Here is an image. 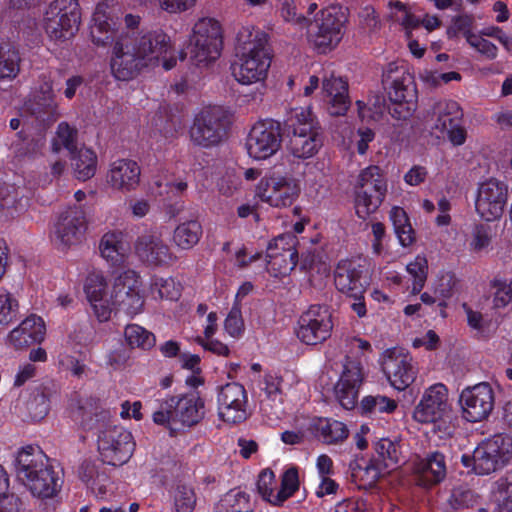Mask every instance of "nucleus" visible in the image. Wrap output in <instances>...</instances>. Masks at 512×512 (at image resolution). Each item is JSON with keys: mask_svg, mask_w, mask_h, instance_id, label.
Segmentation results:
<instances>
[{"mask_svg": "<svg viewBox=\"0 0 512 512\" xmlns=\"http://www.w3.org/2000/svg\"><path fill=\"white\" fill-rule=\"evenodd\" d=\"M435 121L433 129L444 136L445 130H451L457 123H462L463 112L460 105L453 100H442L434 106Z\"/></svg>", "mask_w": 512, "mask_h": 512, "instance_id": "c9c22d12", "label": "nucleus"}, {"mask_svg": "<svg viewBox=\"0 0 512 512\" xmlns=\"http://www.w3.org/2000/svg\"><path fill=\"white\" fill-rule=\"evenodd\" d=\"M257 490L263 500L274 506H279V502L274 500L277 498L278 489L277 480L272 470L265 469L260 473L257 481Z\"/></svg>", "mask_w": 512, "mask_h": 512, "instance_id": "3c124183", "label": "nucleus"}, {"mask_svg": "<svg viewBox=\"0 0 512 512\" xmlns=\"http://www.w3.org/2000/svg\"><path fill=\"white\" fill-rule=\"evenodd\" d=\"M152 294L160 299H176L178 291L175 289V283L171 278H157L152 284Z\"/></svg>", "mask_w": 512, "mask_h": 512, "instance_id": "69168bd1", "label": "nucleus"}, {"mask_svg": "<svg viewBox=\"0 0 512 512\" xmlns=\"http://www.w3.org/2000/svg\"><path fill=\"white\" fill-rule=\"evenodd\" d=\"M451 404L447 387L435 383L424 390L422 397L413 411V419L421 424H434L441 438L450 437L454 427L450 424Z\"/></svg>", "mask_w": 512, "mask_h": 512, "instance_id": "39448f33", "label": "nucleus"}, {"mask_svg": "<svg viewBox=\"0 0 512 512\" xmlns=\"http://www.w3.org/2000/svg\"><path fill=\"white\" fill-rule=\"evenodd\" d=\"M406 269L413 278L412 293H420L425 285L428 274V262L426 257L417 255L412 262L407 264Z\"/></svg>", "mask_w": 512, "mask_h": 512, "instance_id": "603ef678", "label": "nucleus"}, {"mask_svg": "<svg viewBox=\"0 0 512 512\" xmlns=\"http://www.w3.org/2000/svg\"><path fill=\"white\" fill-rule=\"evenodd\" d=\"M46 326L43 319L35 314L26 317L8 335L9 344L15 349H25L44 340Z\"/></svg>", "mask_w": 512, "mask_h": 512, "instance_id": "c756f323", "label": "nucleus"}, {"mask_svg": "<svg viewBox=\"0 0 512 512\" xmlns=\"http://www.w3.org/2000/svg\"><path fill=\"white\" fill-rule=\"evenodd\" d=\"M512 301V280L509 283L499 284L494 298L493 304L496 308H504Z\"/></svg>", "mask_w": 512, "mask_h": 512, "instance_id": "774afa93", "label": "nucleus"}, {"mask_svg": "<svg viewBox=\"0 0 512 512\" xmlns=\"http://www.w3.org/2000/svg\"><path fill=\"white\" fill-rule=\"evenodd\" d=\"M77 131L70 127L68 123L61 122L57 127L56 137L52 142V150L58 153L61 148L67 149L70 154H74L77 150L76 146Z\"/></svg>", "mask_w": 512, "mask_h": 512, "instance_id": "09e8293b", "label": "nucleus"}, {"mask_svg": "<svg viewBox=\"0 0 512 512\" xmlns=\"http://www.w3.org/2000/svg\"><path fill=\"white\" fill-rule=\"evenodd\" d=\"M305 129L299 127L293 132L288 144L292 155L300 159L313 157L323 144L322 131L305 132Z\"/></svg>", "mask_w": 512, "mask_h": 512, "instance_id": "72a5a7b5", "label": "nucleus"}, {"mask_svg": "<svg viewBox=\"0 0 512 512\" xmlns=\"http://www.w3.org/2000/svg\"><path fill=\"white\" fill-rule=\"evenodd\" d=\"M316 432L319 439L328 445L340 444L349 435V430L343 422L328 418L319 420Z\"/></svg>", "mask_w": 512, "mask_h": 512, "instance_id": "a19ab883", "label": "nucleus"}, {"mask_svg": "<svg viewBox=\"0 0 512 512\" xmlns=\"http://www.w3.org/2000/svg\"><path fill=\"white\" fill-rule=\"evenodd\" d=\"M346 15L341 7L330 6L322 9L315 20V30L310 39L319 53H327L335 49L344 35Z\"/></svg>", "mask_w": 512, "mask_h": 512, "instance_id": "9b49d317", "label": "nucleus"}, {"mask_svg": "<svg viewBox=\"0 0 512 512\" xmlns=\"http://www.w3.org/2000/svg\"><path fill=\"white\" fill-rule=\"evenodd\" d=\"M459 403L463 417L469 422L486 419L494 408V391L489 383L482 382L462 390Z\"/></svg>", "mask_w": 512, "mask_h": 512, "instance_id": "6ab92c4d", "label": "nucleus"}, {"mask_svg": "<svg viewBox=\"0 0 512 512\" xmlns=\"http://www.w3.org/2000/svg\"><path fill=\"white\" fill-rule=\"evenodd\" d=\"M14 469L18 481L36 498L50 499L61 490L63 480L59 472L38 446L28 445L19 450Z\"/></svg>", "mask_w": 512, "mask_h": 512, "instance_id": "f03ea898", "label": "nucleus"}, {"mask_svg": "<svg viewBox=\"0 0 512 512\" xmlns=\"http://www.w3.org/2000/svg\"><path fill=\"white\" fill-rule=\"evenodd\" d=\"M414 474L416 484L420 487L429 489L439 484L446 476L445 456L436 451L419 459L414 464Z\"/></svg>", "mask_w": 512, "mask_h": 512, "instance_id": "c85d7f7f", "label": "nucleus"}, {"mask_svg": "<svg viewBox=\"0 0 512 512\" xmlns=\"http://www.w3.org/2000/svg\"><path fill=\"white\" fill-rule=\"evenodd\" d=\"M387 184L377 166L363 169L355 185V210L361 219L374 213L384 200Z\"/></svg>", "mask_w": 512, "mask_h": 512, "instance_id": "0eeeda50", "label": "nucleus"}, {"mask_svg": "<svg viewBox=\"0 0 512 512\" xmlns=\"http://www.w3.org/2000/svg\"><path fill=\"white\" fill-rule=\"evenodd\" d=\"M236 49L239 62L232 67L235 80L243 85L263 82L271 65L267 34L253 26L242 27Z\"/></svg>", "mask_w": 512, "mask_h": 512, "instance_id": "7ed1b4c3", "label": "nucleus"}, {"mask_svg": "<svg viewBox=\"0 0 512 512\" xmlns=\"http://www.w3.org/2000/svg\"><path fill=\"white\" fill-rule=\"evenodd\" d=\"M124 335L128 345L132 348L149 350L155 345L154 334L137 324L127 325Z\"/></svg>", "mask_w": 512, "mask_h": 512, "instance_id": "de8ad7c7", "label": "nucleus"}, {"mask_svg": "<svg viewBox=\"0 0 512 512\" xmlns=\"http://www.w3.org/2000/svg\"><path fill=\"white\" fill-rule=\"evenodd\" d=\"M99 251L101 257L112 266L122 265L129 254V244L124 232L110 230L103 234L99 242Z\"/></svg>", "mask_w": 512, "mask_h": 512, "instance_id": "473e14b6", "label": "nucleus"}, {"mask_svg": "<svg viewBox=\"0 0 512 512\" xmlns=\"http://www.w3.org/2000/svg\"><path fill=\"white\" fill-rule=\"evenodd\" d=\"M170 50V38L161 30L136 38L121 36L113 47L111 71L118 80H130L142 69L157 66Z\"/></svg>", "mask_w": 512, "mask_h": 512, "instance_id": "f257e3e1", "label": "nucleus"}, {"mask_svg": "<svg viewBox=\"0 0 512 512\" xmlns=\"http://www.w3.org/2000/svg\"><path fill=\"white\" fill-rule=\"evenodd\" d=\"M298 194L299 187L296 181L282 176L263 178L256 188V195L263 202L277 208L292 205Z\"/></svg>", "mask_w": 512, "mask_h": 512, "instance_id": "5701e85b", "label": "nucleus"}, {"mask_svg": "<svg viewBox=\"0 0 512 512\" xmlns=\"http://www.w3.org/2000/svg\"><path fill=\"white\" fill-rule=\"evenodd\" d=\"M491 243L489 227L477 225L474 227L469 240V249L474 253H479L488 248Z\"/></svg>", "mask_w": 512, "mask_h": 512, "instance_id": "bf43d9fd", "label": "nucleus"}, {"mask_svg": "<svg viewBox=\"0 0 512 512\" xmlns=\"http://www.w3.org/2000/svg\"><path fill=\"white\" fill-rule=\"evenodd\" d=\"M468 44L487 60H494L498 55L497 46L481 35L469 36Z\"/></svg>", "mask_w": 512, "mask_h": 512, "instance_id": "0e129e2a", "label": "nucleus"}, {"mask_svg": "<svg viewBox=\"0 0 512 512\" xmlns=\"http://www.w3.org/2000/svg\"><path fill=\"white\" fill-rule=\"evenodd\" d=\"M18 301L6 289H0V324L8 325L17 316Z\"/></svg>", "mask_w": 512, "mask_h": 512, "instance_id": "864d4df0", "label": "nucleus"}, {"mask_svg": "<svg viewBox=\"0 0 512 512\" xmlns=\"http://www.w3.org/2000/svg\"><path fill=\"white\" fill-rule=\"evenodd\" d=\"M297 239L292 234L274 238L267 247V270L274 276L288 275L298 263Z\"/></svg>", "mask_w": 512, "mask_h": 512, "instance_id": "a211bd4d", "label": "nucleus"}, {"mask_svg": "<svg viewBox=\"0 0 512 512\" xmlns=\"http://www.w3.org/2000/svg\"><path fill=\"white\" fill-rule=\"evenodd\" d=\"M176 512H192L196 505L194 490L186 485H179L174 494Z\"/></svg>", "mask_w": 512, "mask_h": 512, "instance_id": "4d7b16f0", "label": "nucleus"}, {"mask_svg": "<svg viewBox=\"0 0 512 512\" xmlns=\"http://www.w3.org/2000/svg\"><path fill=\"white\" fill-rule=\"evenodd\" d=\"M360 408L362 414L369 416L390 414L396 410L397 402L384 395H369L362 399Z\"/></svg>", "mask_w": 512, "mask_h": 512, "instance_id": "49530a36", "label": "nucleus"}, {"mask_svg": "<svg viewBox=\"0 0 512 512\" xmlns=\"http://www.w3.org/2000/svg\"><path fill=\"white\" fill-rule=\"evenodd\" d=\"M389 17L405 28L416 27L418 20L408 11L406 5L400 1H389Z\"/></svg>", "mask_w": 512, "mask_h": 512, "instance_id": "5fc2aeb1", "label": "nucleus"}, {"mask_svg": "<svg viewBox=\"0 0 512 512\" xmlns=\"http://www.w3.org/2000/svg\"><path fill=\"white\" fill-rule=\"evenodd\" d=\"M26 111L44 124H51L60 116L56 98L41 95L32 96L26 103Z\"/></svg>", "mask_w": 512, "mask_h": 512, "instance_id": "58836bf2", "label": "nucleus"}, {"mask_svg": "<svg viewBox=\"0 0 512 512\" xmlns=\"http://www.w3.org/2000/svg\"><path fill=\"white\" fill-rule=\"evenodd\" d=\"M72 167L79 180L86 181L94 176L97 167L96 154L88 148H80L71 154Z\"/></svg>", "mask_w": 512, "mask_h": 512, "instance_id": "79ce46f5", "label": "nucleus"}, {"mask_svg": "<svg viewBox=\"0 0 512 512\" xmlns=\"http://www.w3.org/2000/svg\"><path fill=\"white\" fill-rule=\"evenodd\" d=\"M385 89L391 101L390 115L397 120L409 119L417 108V92L412 76L402 72L401 79H393Z\"/></svg>", "mask_w": 512, "mask_h": 512, "instance_id": "4be33fe9", "label": "nucleus"}, {"mask_svg": "<svg viewBox=\"0 0 512 512\" xmlns=\"http://www.w3.org/2000/svg\"><path fill=\"white\" fill-rule=\"evenodd\" d=\"M322 91L333 116L344 115L350 106L348 83L341 77L330 76L323 80Z\"/></svg>", "mask_w": 512, "mask_h": 512, "instance_id": "7c9ffc66", "label": "nucleus"}, {"mask_svg": "<svg viewBox=\"0 0 512 512\" xmlns=\"http://www.w3.org/2000/svg\"><path fill=\"white\" fill-rule=\"evenodd\" d=\"M141 169L129 159H118L110 164L107 173V183L115 190L130 192L140 183Z\"/></svg>", "mask_w": 512, "mask_h": 512, "instance_id": "cd10ccee", "label": "nucleus"}, {"mask_svg": "<svg viewBox=\"0 0 512 512\" xmlns=\"http://www.w3.org/2000/svg\"><path fill=\"white\" fill-rule=\"evenodd\" d=\"M222 44V28L217 20L202 18L195 23L190 56L197 64H207L218 59Z\"/></svg>", "mask_w": 512, "mask_h": 512, "instance_id": "1a4fd4ad", "label": "nucleus"}, {"mask_svg": "<svg viewBox=\"0 0 512 512\" xmlns=\"http://www.w3.org/2000/svg\"><path fill=\"white\" fill-rule=\"evenodd\" d=\"M473 22V17L469 15H459L454 17L450 27L447 30L448 36L456 37L457 35L462 34L468 42V37L475 35L471 31Z\"/></svg>", "mask_w": 512, "mask_h": 512, "instance_id": "e2e57ef3", "label": "nucleus"}, {"mask_svg": "<svg viewBox=\"0 0 512 512\" xmlns=\"http://www.w3.org/2000/svg\"><path fill=\"white\" fill-rule=\"evenodd\" d=\"M282 378L276 373H266L261 382L265 398L260 401L261 411L270 419H279L282 415Z\"/></svg>", "mask_w": 512, "mask_h": 512, "instance_id": "2f4dec72", "label": "nucleus"}, {"mask_svg": "<svg viewBox=\"0 0 512 512\" xmlns=\"http://www.w3.org/2000/svg\"><path fill=\"white\" fill-rule=\"evenodd\" d=\"M375 451L383 465L389 469H395L404 462L403 442L400 437H384L375 443Z\"/></svg>", "mask_w": 512, "mask_h": 512, "instance_id": "4c0bfd02", "label": "nucleus"}, {"mask_svg": "<svg viewBox=\"0 0 512 512\" xmlns=\"http://www.w3.org/2000/svg\"><path fill=\"white\" fill-rule=\"evenodd\" d=\"M363 381L362 367L358 361L346 359L344 369L335 387L336 397L345 409H352Z\"/></svg>", "mask_w": 512, "mask_h": 512, "instance_id": "bb28decb", "label": "nucleus"}, {"mask_svg": "<svg viewBox=\"0 0 512 512\" xmlns=\"http://www.w3.org/2000/svg\"><path fill=\"white\" fill-rule=\"evenodd\" d=\"M383 370L391 385L399 391L409 387L417 375V368L412 356L399 349L386 351Z\"/></svg>", "mask_w": 512, "mask_h": 512, "instance_id": "b1692460", "label": "nucleus"}, {"mask_svg": "<svg viewBox=\"0 0 512 512\" xmlns=\"http://www.w3.org/2000/svg\"><path fill=\"white\" fill-rule=\"evenodd\" d=\"M134 251L141 262L152 267H167L178 260L158 232H146L138 236L134 243Z\"/></svg>", "mask_w": 512, "mask_h": 512, "instance_id": "412c9836", "label": "nucleus"}, {"mask_svg": "<svg viewBox=\"0 0 512 512\" xmlns=\"http://www.w3.org/2000/svg\"><path fill=\"white\" fill-rule=\"evenodd\" d=\"M331 313L325 306L312 305L298 320L296 334L307 345H317L326 341L332 332Z\"/></svg>", "mask_w": 512, "mask_h": 512, "instance_id": "2eb2a0df", "label": "nucleus"}, {"mask_svg": "<svg viewBox=\"0 0 512 512\" xmlns=\"http://www.w3.org/2000/svg\"><path fill=\"white\" fill-rule=\"evenodd\" d=\"M224 327L226 332L234 338H238L242 335L244 331V322L242 319L240 306L235 303L228 316L225 319Z\"/></svg>", "mask_w": 512, "mask_h": 512, "instance_id": "052dcab7", "label": "nucleus"}, {"mask_svg": "<svg viewBox=\"0 0 512 512\" xmlns=\"http://www.w3.org/2000/svg\"><path fill=\"white\" fill-rule=\"evenodd\" d=\"M218 416L224 422L238 424L248 416V395L243 385L232 382L222 386L217 395Z\"/></svg>", "mask_w": 512, "mask_h": 512, "instance_id": "aec40b11", "label": "nucleus"}, {"mask_svg": "<svg viewBox=\"0 0 512 512\" xmlns=\"http://www.w3.org/2000/svg\"><path fill=\"white\" fill-rule=\"evenodd\" d=\"M84 292L97 319L100 322L108 321L112 313V304L108 293V281L103 272L93 271L88 274Z\"/></svg>", "mask_w": 512, "mask_h": 512, "instance_id": "a878e982", "label": "nucleus"}, {"mask_svg": "<svg viewBox=\"0 0 512 512\" xmlns=\"http://www.w3.org/2000/svg\"><path fill=\"white\" fill-rule=\"evenodd\" d=\"M85 229L84 211L78 206L68 207L57 216L51 239L58 249L64 251L81 242Z\"/></svg>", "mask_w": 512, "mask_h": 512, "instance_id": "4468645a", "label": "nucleus"}, {"mask_svg": "<svg viewBox=\"0 0 512 512\" xmlns=\"http://www.w3.org/2000/svg\"><path fill=\"white\" fill-rule=\"evenodd\" d=\"M281 17L286 22L302 24L306 22L305 17L297 13L296 0H278Z\"/></svg>", "mask_w": 512, "mask_h": 512, "instance_id": "338daca9", "label": "nucleus"}, {"mask_svg": "<svg viewBox=\"0 0 512 512\" xmlns=\"http://www.w3.org/2000/svg\"><path fill=\"white\" fill-rule=\"evenodd\" d=\"M227 115L220 106L203 108L194 118L190 127L191 141L200 147L209 148L218 145L224 135Z\"/></svg>", "mask_w": 512, "mask_h": 512, "instance_id": "9d476101", "label": "nucleus"}, {"mask_svg": "<svg viewBox=\"0 0 512 512\" xmlns=\"http://www.w3.org/2000/svg\"><path fill=\"white\" fill-rule=\"evenodd\" d=\"M135 443L132 434L123 427L114 426L103 430L98 437V450L102 461L113 466L128 462Z\"/></svg>", "mask_w": 512, "mask_h": 512, "instance_id": "ddd939ff", "label": "nucleus"}, {"mask_svg": "<svg viewBox=\"0 0 512 512\" xmlns=\"http://www.w3.org/2000/svg\"><path fill=\"white\" fill-rule=\"evenodd\" d=\"M508 198V186L496 178H489L479 184L475 208L486 221L500 218Z\"/></svg>", "mask_w": 512, "mask_h": 512, "instance_id": "f3484780", "label": "nucleus"}, {"mask_svg": "<svg viewBox=\"0 0 512 512\" xmlns=\"http://www.w3.org/2000/svg\"><path fill=\"white\" fill-rule=\"evenodd\" d=\"M281 146V133L277 123L259 121L255 123L246 139L248 155L255 160H265L273 156Z\"/></svg>", "mask_w": 512, "mask_h": 512, "instance_id": "dca6fc26", "label": "nucleus"}, {"mask_svg": "<svg viewBox=\"0 0 512 512\" xmlns=\"http://www.w3.org/2000/svg\"><path fill=\"white\" fill-rule=\"evenodd\" d=\"M293 117V132H296L299 127H305V132L321 131L319 122L316 120L309 108L295 109Z\"/></svg>", "mask_w": 512, "mask_h": 512, "instance_id": "13d9d810", "label": "nucleus"}, {"mask_svg": "<svg viewBox=\"0 0 512 512\" xmlns=\"http://www.w3.org/2000/svg\"><path fill=\"white\" fill-rule=\"evenodd\" d=\"M336 289L346 296H359L368 286L364 266L354 260H341L334 270Z\"/></svg>", "mask_w": 512, "mask_h": 512, "instance_id": "393cba45", "label": "nucleus"}, {"mask_svg": "<svg viewBox=\"0 0 512 512\" xmlns=\"http://www.w3.org/2000/svg\"><path fill=\"white\" fill-rule=\"evenodd\" d=\"M145 4L157 6L169 14H180L192 9L198 0H141Z\"/></svg>", "mask_w": 512, "mask_h": 512, "instance_id": "6e6d98bb", "label": "nucleus"}, {"mask_svg": "<svg viewBox=\"0 0 512 512\" xmlns=\"http://www.w3.org/2000/svg\"><path fill=\"white\" fill-rule=\"evenodd\" d=\"M80 22L78 0H54L44 12L42 28L50 41L62 44L75 36Z\"/></svg>", "mask_w": 512, "mask_h": 512, "instance_id": "423d86ee", "label": "nucleus"}, {"mask_svg": "<svg viewBox=\"0 0 512 512\" xmlns=\"http://www.w3.org/2000/svg\"><path fill=\"white\" fill-rule=\"evenodd\" d=\"M204 415V400L192 393L162 400L153 413V421L170 430H177L178 426L191 427L198 424Z\"/></svg>", "mask_w": 512, "mask_h": 512, "instance_id": "20e7f679", "label": "nucleus"}, {"mask_svg": "<svg viewBox=\"0 0 512 512\" xmlns=\"http://www.w3.org/2000/svg\"><path fill=\"white\" fill-rule=\"evenodd\" d=\"M477 502V495L470 489L457 487L452 490L449 504L454 509L468 508Z\"/></svg>", "mask_w": 512, "mask_h": 512, "instance_id": "680f3d73", "label": "nucleus"}, {"mask_svg": "<svg viewBox=\"0 0 512 512\" xmlns=\"http://www.w3.org/2000/svg\"><path fill=\"white\" fill-rule=\"evenodd\" d=\"M390 219L400 244L403 247L412 245L415 241V232L405 210L401 207H393L390 211Z\"/></svg>", "mask_w": 512, "mask_h": 512, "instance_id": "37998d69", "label": "nucleus"}, {"mask_svg": "<svg viewBox=\"0 0 512 512\" xmlns=\"http://www.w3.org/2000/svg\"><path fill=\"white\" fill-rule=\"evenodd\" d=\"M21 62L18 49L7 43H0V82L16 79L21 71Z\"/></svg>", "mask_w": 512, "mask_h": 512, "instance_id": "ea45409f", "label": "nucleus"}, {"mask_svg": "<svg viewBox=\"0 0 512 512\" xmlns=\"http://www.w3.org/2000/svg\"><path fill=\"white\" fill-rule=\"evenodd\" d=\"M203 234L202 225L197 220H187L178 224L173 230L171 241L181 251L195 247Z\"/></svg>", "mask_w": 512, "mask_h": 512, "instance_id": "e433bc0d", "label": "nucleus"}, {"mask_svg": "<svg viewBox=\"0 0 512 512\" xmlns=\"http://www.w3.org/2000/svg\"><path fill=\"white\" fill-rule=\"evenodd\" d=\"M215 512H253L250 496L239 490H230L216 504Z\"/></svg>", "mask_w": 512, "mask_h": 512, "instance_id": "c03bdc74", "label": "nucleus"}, {"mask_svg": "<svg viewBox=\"0 0 512 512\" xmlns=\"http://www.w3.org/2000/svg\"><path fill=\"white\" fill-rule=\"evenodd\" d=\"M141 286L140 276L134 270L123 271L117 276L110 294L112 311L117 309L129 316L141 313L144 307Z\"/></svg>", "mask_w": 512, "mask_h": 512, "instance_id": "f8f14e48", "label": "nucleus"}, {"mask_svg": "<svg viewBox=\"0 0 512 512\" xmlns=\"http://www.w3.org/2000/svg\"><path fill=\"white\" fill-rule=\"evenodd\" d=\"M107 5L99 3L92 17L90 27V35L94 44L98 46H106L114 40L115 23L106 13Z\"/></svg>", "mask_w": 512, "mask_h": 512, "instance_id": "f704fd0d", "label": "nucleus"}, {"mask_svg": "<svg viewBox=\"0 0 512 512\" xmlns=\"http://www.w3.org/2000/svg\"><path fill=\"white\" fill-rule=\"evenodd\" d=\"M299 489V476L298 469L296 467H290L286 469L281 476L280 488L277 490L276 502H279V506L292 497L294 493Z\"/></svg>", "mask_w": 512, "mask_h": 512, "instance_id": "8fccbe9b", "label": "nucleus"}, {"mask_svg": "<svg viewBox=\"0 0 512 512\" xmlns=\"http://www.w3.org/2000/svg\"><path fill=\"white\" fill-rule=\"evenodd\" d=\"M494 497L493 512H512V470L495 482Z\"/></svg>", "mask_w": 512, "mask_h": 512, "instance_id": "a18cd8bd", "label": "nucleus"}, {"mask_svg": "<svg viewBox=\"0 0 512 512\" xmlns=\"http://www.w3.org/2000/svg\"><path fill=\"white\" fill-rule=\"evenodd\" d=\"M512 459V436L500 433L486 439L473 451V469L488 475L502 469Z\"/></svg>", "mask_w": 512, "mask_h": 512, "instance_id": "6e6552de", "label": "nucleus"}]
</instances>
